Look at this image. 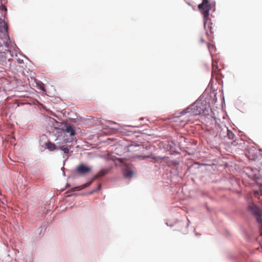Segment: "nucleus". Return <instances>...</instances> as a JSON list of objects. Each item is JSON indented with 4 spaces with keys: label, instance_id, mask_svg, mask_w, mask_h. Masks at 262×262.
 <instances>
[{
    "label": "nucleus",
    "instance_id": "obj_18",
    "mask_svg": "<svg viewBox=\"0 0 262 262\" xmlns=\"http://www.w3.org/2000/svg\"><path fill=\"white\" fill-rule=\"evenodd\" d=\"M208 48L210 49L211 47H213V46L210 44H208Z\"/></svg>",
    "mask_w": 262,
    "mask_h": 262
},
{
    "label": "nucleus",
    "instance_id": "obj_13",
    "mask_svg": "<svg viewBox=\"0 0 262 262\" xmlns=\"http://www.w3.org/2000/svg\"><path fill=\"white\" fill-rule=\"evenodd\" d=\"M37 85H38V88L40 90H42L43 92H46V90L45 87V85H44V84L42 82H39L37 83Z\"/></svg>",
    "mask_w": 262,
    "mask_h": 262
},
{
    "label": "nucleus",
    "instance_id": "obj_21",
    "mask_svg": "<svg viewBox=\"0 0 262 262\" xmlns=\"http://www.w3.org/2000/svg\"><path fill=\"white\" fill-rule=\"evenodd\" d=\"M92 194V192H91L89 194Z\"/></svg>",
    "mask_w": 262,
    "mask_h": 262
},
{
    "label": "nucleus",
    "instance_id": "obj_14",
    "mask_svg": "<svg viewBox=\"0 0 262 262\" xmlns=\"http://www.w3.org/2000/svg\"><path fill=\"white\" fill-rule=\"evenodd\" d=\"M134 158H145L146 157V156H142V155H138V154H136L134 156Z\"/></svg>",
    "mask_w": 262,
    "mask_h": 262
},
{
    "label": "nucleus",
    "instance_id": "obj_12",
    "mask_svg": "<svg viewBox=\"0 0 262 262\" xmlns=\"http://www.w3.org/2000/svg\"><path fill=\"white\" fill-rule=\"evenodd\" d=\"M59 149L63 151L64 153L68 154L69 152V148L68 146L63 145L59 147Z\"/></svg>",
    "mask_w": 262,
    "mask_h": 262
},
{
    "label": "nucleus",
    "instance_id": "obj_7",
    "mask_svg": "<svg viewBox=\"0 0 262 262\" xmlns=\"http://www.w3.org/2000/svg\"><path fill=\"white\" fill-rule=\"evenodd\" d=\"M47 148L50 151H53L56 149V146L55 144L49 142L46 144Z\"/></svg>",
    "mask_w": 262,
    "mask_h": 262
},
{
    "label": "nucleus",
    "instance_id": "obj_10",
    "mask_svg": "<svg viewBox=\"0 0 262 262\" xmlns=\"http://www.w3.org/2000/svg\"><path fill=\"white\" fill-rule=\"evenodd\" d=\"M134 175V172L132 170H127L124 173V177L127 179L131 178Z\"/></svg>",
    "mask_w": 262,
    "mask_h": 262
},
{
    "label": "nucleus",
    "instance_id": "obj_20",
    "mask_svg": "<svg viewBox=\"0 0 262 262\" xmlns=\"http://www.w3.org/2000/svg\"><path fill=\"white\" fill-rule=\"evenodd\" d=\"M73 194H68L66 196L69 197V196H71Z\"/></svg>",
    "mask_w": 262,
    "mask_h": 262
},
{
    "label": "nucleus",
    "instance_id": "obj_17",
    "mask_svg": "<svg viewBox=\"0 0 262 262\" xmlns=\"http://www.w3.org/2000/svg\"><path fill=\"white\" fill-rule=\"evenodd\" d=\"M2 9H4L5 11H7V8L4 6H2Z\"/></svg>",
    "mask_w": 262,
    "mask_h": 262
},
{
    "label": "nucleus",
    "instance_id": "obj_3",
    "mask_svg": "<svg viewBox=\"0 0 262 262\" xmlns=\"http://www.w3.org/2000/svg\"><path fill=\"white\" fill-rule=\"evenodd\" d=\"M248 209L255 216L259 224V233L262 236V209L253 203H249Z\"/></svg>",
    "mask_w": 262,
    "mask_h": 262
},
{
    "label": "nucleus",
    "instance_id": "obj_4",
    "mask_svg": "<svg viewBox=\"0 0 262 262\" xmlns=\"http://www.w3.org/2000/svg\"><path fill=\"white\" fill-rule=\"evenodd\" d=\"M91 170V168L90 167L86 166L83 164L79 165L76 168L77 172L80 175L85 174L90 172Z\"/></svg>",
    "mask_w": 262,
    "mask_h": 262
},
{
    "label": "nucleus",
    "instance_id": "obj_16",
    "mask_svg": "<svg viewBox=\"0 0 262 262\" xmlns=\"http://www.w3.org/2000/svg\"><path fill=\"white\" fill-rule=\"evenodd\" d=\"M200 41H201L202 43H203V42H204V40L203 38L202 37L200 38Z\"/></svg>",
    "mask_w": 262,
    "mask_h": 262
},
{
    "label": "nucleus",
    "instance_id": "obj_2",
    "mask_svg": "<svg viewBox=\"0 0 262 262\" xmlns=\"http://www.w3.org/2000/svg\"><path fill=\"white\" fill-rule=\"evenodd\" d=\"M207 108L206 105L201 101H196L189 107L187 108L183 111L184 114L190 113L192 115H198L201 114H205Z\"/></svg>",
    "mask_w": 262,
    "mask_h": 262
},
{
    "label": "nucleus",
    "instance_id": "obj_8",
    "mask_svg": "<svg viewBox=\"0 0 262 262\" xmlns=\"http://www.w3.org/2000/svg\"><path fill=\"white\" fill-rule=\"evenodd\" d=\"M66 133L69 134L70 136H74L75 135V130L71 126H67L66 128Z\"/></svg>",
    "mask_w": 262,
    "mask_h": 262
},
{
    "label": "nucleus",
    "instance_id": "obj_6",
    "mask_svg": "<svg viewBox=\"0 0 262 262\" xmlns=\"http://www.w3.org/2000/svg\"><path fill=\"white\" fill-rule=\"evenodd\" d=\"M129 150H135V151H137V150H143L144 149V148L143 147V146L142 145H130L129 146Z\"/></svg>",
    "mask_w": 262,
    "mask_h": 262
},
{
    "label": "nucleus",
    "instance_id": "obj_1",
    "mask_svg": "<svg viewBox=\"0 0 262 262\" xmlns=\"http://www.w3.org/2000/svg\"><path fill=\"white\" fill-rule=\"evenodd\" d=\"M209 1L210 0H203L202 3L199 5L198 8L201 13L203 15L204 27L206 28L207 26H208V28L211 32V25L212 24L210 23V20L209 17V11L211 9V7Z\"/></svg>",
    "mask_w": 262,
    "mask_h": 262
},
{
    "label": "nucleus",
    "instance_id": "obj_11",
    "mask_svg": "<svg viewBox=\"0 0 262 262\" xmlns=\"http://www.w3.org/2000/svg\"><path fill=\"white\" fill-rule=\"evenodd\" d=\"M227 132V136L229 139L233 140L235 138V135L230 130H229L227 128H226Z\"/></svg>",
    "mask_w": 262,
    "mask_h": 262
},
{
    "label": "nucleus",
    "instance_id": "obj_19",
    "mask_svg": "<svg viewBox=\"0 0 262 262\" xmlns=\"http://www.w3.org/2000/svg\"><path fill=\"white\" fill-rule=\"evenodd\" d=\"M100 187H101V185L99 184L98 186V187H97V190L99 189L100 188Z\"/></svg>",
    "mask_w": 262,
    "mask_h": 262
},
{
    "label": "nucleus",
    "instance_id": "obj_5",
    "mask_svg": "<svg viewBox=\"0 0 262 262\" xmlns=\"http://www.w3.org/2000/svg\"><path fill=\"white\" fill-rule=\"evenodd\" d=\"M0 37H1V34L2 33H5L7 32V27L5 23L0 20Z\"/></svg>",
    "mask_w": 262,
    "mask_h": 262
},
{
    "label": "nucleus",
    "instance_id": "obj_15",
    "mask_svg": "<svg viewBox=\"0 0 262 262\" xmlns=\"http://www.w3.org/2000/svg\"><path fill=\"white\" fill-rule=\"evenodd\" d=\"M216 64H217L216 62H215L214 61H213V62H212V67H213V68H214L215 66V67L216 66Z\"/></svg>",
    "mask_w": 262,
    "mask_h": 262
},
{
    "label": "nucleus",
    "instance_id": "obj_9",
    "mask_svg": "<svg viewBox=\"0 0 262 262\" xmlns=\"http://www.w3.org/2000/svg\"><path fill=\"white\" fill-rule=\"evenodd\" d=\"M108 171V170L107 169H102L99 171V172L97 174L95 175V178H97L99 177H102V176H104L105 174H106V173H107Z\"/></svg>",
    "mask_w": 262,
    "mask_h": 262
}]
</instances>
